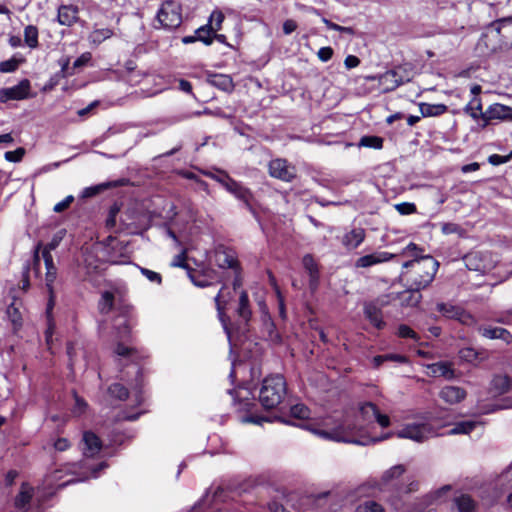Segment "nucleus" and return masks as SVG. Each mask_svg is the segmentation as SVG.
<instances>
[{"mask_svg": "<svg viewBox=\"0 0 512 512\" xmlns=\"http://www.w3.org/2000/svg\"><path fill=\"white\" fill-rule=\"evenodd\" d=\"M375 422L382 428L389 427L391 424L389 416L382 414L374 403L364 402L359 404L358 415L354 421L346 419L343 423L330 430H315V433L326 439L360 445L376 443L392 436L391 433H385L380 437L368 435V428Z\"/></svg>", "mask_w": 512, "mask_h": 512, "instance_id": "f257e3e1", "label": "nucleus"}, {"mask_svg": "<svg viewBox=\"0 0 512 512\" xmlns=\"http://www.w3.org/2000/svg\"><path fill=\"white\" fill-rule=\"evenodd\" d=\"M173 266H179L187 270L191 281L199 287H205L219 278L218 271L213 267L212 258H178Z\"/></svg>", "mask_w": 512, "mask_h": 512, "instance_id": "f03ea898", "label": "nucleus"}, {"mask_svg": "<svg viewBox=\"0 0 512 512\" xmlns=\"http://www.w3.org/2000/svg\"><path fill=\"white\" fill-rule=\"evenodd\" d=\"M287 393V384L282 375H271L263 380L259 401L265 409L277 407Z\"/></svg>", "mask_w": 512, "mask_h": 512, "instance_id": "7ed1b4c3", "label": "nucleus"}, {"mask_svg": "<svg viewBox=\"0 0 512 512\" xmlns=\"http://www.w3.org/2000/svg\"><path fill=\"white\" fill-rule=\"evenodd\" d=\"M441 427L440 425L436 426L433 422L410 423L397 431L396 436L422 443L439 436L438 431Z\"/></svg>", "mask_w": 512, "mask_h": 512, "instance_id": "20e7f679", "label": "nucleus"}, {"mask_svg": "<svg viewBox=\"0 0 512 512\" xmlns=\"http://www.w3.org/2000/svg\"><path fill=\"white\" fill-rule=\"evenodd\" d=\"M157 20L162 27L175 29L182 23L181 4L174 0H166L162 3Z\"/></svg>", "mask_w": 512, "mask_h": 512, "instance_id": "39448f33", "label": "nucleus"}, {"mask_svg": "<svg viewBox=\"0 0 512 512\" xmlns=\"http://www.w3.org/2000/svg\"><path fill=\"white\" fill-rule=\"evenodd\" d=\"M29 267L25 268L23 271L22 279H21V286L18 288L17 291L12 289L11 295L13 302L8 306L6 310L7 318L12 324V329L14 332L18 331L22 326V314L20 312V306L21 303L18 301V292L19 291H26L29 287Z\"/></svg>", "mask_w": 512, "mask_h": 512, "instance_id": "423d86ee", "label": "nucleus"}, {"mask_svg": "<svg viewBox=\"0 0 512 512\" xmlns=\"http://www.w3.org/2000/svg\"><path fill=\"white\" fill-rule=\"evenodd\" d=\"M378 83L383 93L394 91L400 85L411 80L406 68L398 66L378 76Z\"/></svg>", "mask_w": 512, "mask_h": 512, "instance_id": "0eeeda50", "label": "nucleus"}, {"mask_svg": "<svg viewBox=\"0 0 512 512\" xmlns=\"http://www.w3.org/2000/svg\"><path fill=\"white\" fill-rule=\"evenodd\" d=\"M433 278L434 273L429 271L425 272L424 275H420L419 279L415 278V287L413 289L405 290L398 294L400 303L405 306H416L422 298L420 289H423L426 286H428L432 282Z\"/></svg>", "mask_w": 512, "mask_h": 512, "instance_id": "6e6552de", "label": "nucleus"}, {"mask_svg": "<svg viewBox=\"0 0 512 512\" xmlns=\"http://www.w3.org/2000/svg\"><path fill=\"white\" fill-rule=\"evenodd\" d=\"M475 49L480 56H488L498 50H503L499 41V32L496 31V26H493V23L481 34Z\"/></svg>", "mask_w": 512, "mask_h": 512, "instance_id": "1a4fd4ad", "label": "nucleus"}, {"mask_svg": "<svg viewBox=\"0 0 512 512\" xmlns=\"http://www.w3.org/2000/svg\"><path fill=\"white\" fill-rule=\"evenodd\" d=\"M436 309L444 317L454 319L466 326H473L477 323L473 315L467 312L464 308L451 303H438Z\"/></svg>", "mask_w": 512, "mask_h": 512, "instance_id": "9d476101", "label": "nucleus"}, {"mask_svg": "<svg viewBox=\"0 0 512 512\" xmlns=\"http://www.w3.org/2000/svg\"><path fill=\"white\" fill-rule=\"evenodd\" d=\"M269 175L284 182H292L297 176V170L294 165L286 159L276 158L268 164Z\"/></svg>", "mask_w": 512, "mask_h": 512, "instance_id": "9b49d317", "label": "nucleus"}, {"mask_svg": "<svg viewBox=\"0 0 512 512\" xmlns=\"http://www.w3.org/2000/svg\"><path fill=\"white\" fill-rule=\"evenodd\" d=\"M482 128H485L492 120H512V107L500 103L490 105L481 114Z\"/></svg>", "mask_w": 512, "mask_h": 512, "instance_id": "f8f14e48", "label": "nucleus"}, {"mask_svg": "<svg viewBox=\"0 0 512 512\" xmlns=\"http://www.w3.org/2000/svg\"><path fill=\"white\" fill-rule=\"evenodd\" d=\"M435 258H413L410 261H407L403 264L404 268H412L415 276L413 277L412 281L414 282V279L420 278V275H424L425 272H433L435 274L436 268L439 265Z\"/></svg>", "mask_w": 512, "mask_h": 512, "instance_id": "ddd939ff", "label": "nucleus"}, {"mask_svg": "<svg viewBox=\"0 0 512 512\" xmlns=\"http://www.w3.org/2000/svg\"><path fill=\"white\" fill-rule=\"evenodd\" d=\"M146 216L137 215L134 211L127 210L121 216V224L129 233H138L142 229H146Z\"/></svg>", "mask_w": 512, "mask_h": 512, "instance_id": "4468645a", "label": "nucleus"}, {"mask_svg": "<svg viewBox=\"0 0 512 512\" xmlns=\"http://www.w3.org/2000/svg\"><path fill=\"white\" fill-rule=\"evenodd\" d=\"M30 91V82L28 79H23L19 84L2 89V102L6 100H23L28 98Z\"/></svg>", "mask_w": 512, "mask_h": 512, "instance_id": "2eb2a0df", "label": "nucleus"}, {"mask_svg": "<svg viewBox=\"0 0 512 512\" xmlns=\"http://www.w3.org/2000/svg\"><path fill=\"white\" fill-rule=\"evenodd\" d=\"M466 396V390L459 386L447 385L439 392V398L449 405H455L462 402Z\"/></svg>", "mask_w": 512, "mask_h": 512, "instance_id": "dca6fc26", "label": "nucleus"}, {"mask_svg": "<svg viewBox=\"0 0 512 512\" xmlns=\"http://www.w3.org/2000/svg\"><path fill=\"white\" fill-rule=\"evenodd\" d=\"M426 374L430 377H444L447 380L455 378V370L450 362L440 361L427 365Z\"/></svg>", "mask_w": 512, "mask_h": 512, "instance_id": "f3484780", "label": "nucleus"}, {"mask_svg": "<svg viewBox=\"0 0 512 512\" xmlns=\"http://www.w3.org/2000/svg\"><path fill=\"white\" fill-rule=\"evenodd\" d=\"M493 26H496V31L499 32V41L503 49H509L512 47V21L500 20L493 22Z\"/></svg>", "mask_w": 512, "mask_h": 512, "instance_id": "a211bd4d", "label": "nucleus"}, {"mask_svg": "<svg viewBox=\"0 0 512 512\" xmlns=\"http://www.w3.org/2000/svg\"><path fill=\"white\" fill-rule=\"evenodd\" d=\"M83 455L85 458L94 457L102 448V443L99 437L93 432L86 431L83 434Z\"/></svg>", "mask_w": 512, "mask_h": 512, "instance_id": "6ab92c4d", "label": "nucleus"}, {"mask_svg": "<svg viewBox=\"0 0 512 512\" xmlns=\"http://www.w3.org/2000/svg\"><path fill=\"white\" fill-rule=\"evenodd\" d=\"M406 472V467L402 464L395 465L383 472L378 481L381 489L386 490L395 480L400 478Z\"/></svg>", "mask_w": 512, "mask_h": 512, "instance_id": "aec40b11", "label": "nucleus"}, {"mask_svg": "<svg viewBox=\"0 0 512 512\" xmlns=\"http://www.w3.org/2000/svg\"><path fill=\"white\" fill-rule=\"evenodd\" d=\"M478 332L485 338L488 339H501L507 344L512 342L511 333L501 327H491V326H480L478 327Z\"/></svg>", "mask_w": 512, "mask_h": 512, "instance_id": "412c9836", "label": "nucleus"}, {"mask_svg": "<svg viewBox=\"0 0 512 512\" xmlns=\"http://www.w3.org/2000/svg\"><path fill=\"white\" fill-rule=\"evenodd\" d=\"M32 497L33 488L29 484L23 483L19 494L15 498L14 504L17 509L16 512H27V507L30 504Z\"/></svg>", "mask_w": 512, "mask_h": 512, "instance_id": "4be33fe9", "label": "nucleus"}, {"mask_svg": "<svg viewBox=\"0 0 512 512\" xmlns=\"http://www.w3.org/2000/svg\"><path fill=\"white\" fill-rule=\"evenodd\" d=\"M365 238V230L361 227L353 228L342 237V244L347 249L357 248Z\"/></svg>", "mask_w": 512, "mask_h": 512, "instance_id": "5701e85b", "label": "nucleus"}, {"mask_svg": "<svg viewBox=\"0 0 512 512\" xmlns=\"http://www.w3.org/2000/svg\"><path fill=\"white\" fill-rule=\"evenodd\" d=\"M365 317L377 329H383L386 323L382 319L381 309L374 303H367L364 306Z\"/></svg>", "mask_w": 512, "mask_h": 512, "instance_id": "b1692460", "label": "nucleus"}, {"mask_svg": "<svg viewBox=\"0 0 512 512\" xmlns=\"http://www.w3.org/2000/svg\"><path fill=\"white\" fill-rule=\"evenodd\" d=\"M382 491L383 490L381 489L377 480H367L355 488L354 495L357 498L374 497L377 495V493Z\"/></svg>", "mask_w": 512, "mask_h": 512, "instance_id": "393cba45", "label": "nucleus"}, {"mask_svg": "<svg viewBox=\"0 0 512 512\" xmlns=\"http://www.w3.org/2000/svg\"><path fill=\"white\" fill-rule=\"evenodd\" d=\"M224 14L220 10H214L206 25L198 28V32L214 33L221 29V25L224 21Z\"/></svg>", "mask_w": 512, "mask_h": 512, "instance_id": "a878e982", "label": "nucleus"}, {"mask_svg": "<svg viewBox=\"0 0 512 512\" xmlns=\"http://www.w3.org/2000/svg\"><path fill=\"white\" fill-rule=\"evenodd\" d=\"M208 82L212 86L225 92H231L234 88L232 78L224 74H210L208 76Z\"/></svg>", "mask_w": 512, "mask_h": 512, "instance_id": "bb28decb", "label": "nucleus"}, {"mask_svg": "<svg viewBox=\"0 0 512 512\" xmlns=\"http://www.w3.org/2000/svg\"><path fill=\"white\" fill-rule=\"evenodd\" d=\"M451 488V485H444L438 490L427 494L422 499V507L418 510V512H424V510L428 508L430 505L439 502L440 499L451 490Z\"/></svg>", "mask_w": 512, "mask_h": 512, "instance_id": "cd10ccee", "label": "nucleus"}, {"mask_svg": "<svg viewBox=\"0 0 512 512\" xmlns=\"http://www.w3.org/2000/svg\"><path fill=\"white\" fill-rule=\"evenodd\" d=\"M237 315L244 322L245 325H247L249 320L251 319L252 312L249 306V298L247 292L244 290L241 291L239 296Z\"/></svg>", "mask_w": 512, "mask_h": 512, "instance_id": "c85d7f7f", "label": "nucleus"}, {"mask_svg": "<svg viewBox=\"0 0 512 512\" xmlns=\"http://www.w3.org/2000/svg\"><path fill=\"white\" fill-rule=\"evenodd\" d=\"M238 200L242 201L247 210L254 216L257 215L255 208L253 207L252 201L254 195L251 190L241 185L238 190L233 194Z\"/></svg>", "mask_w": 512, "mask_h": 512, "instance_id": "c756f323", "label": "nucleus"}, {"mask_svg": "<svg viewBox=\"0 0 512 512\" xmlns=\"http://www.w3.org/2000/svg\"><path fill=\"white\" fill-rule=\"evenodd\" d=\"M78 9L74 6H61L58 11V19L62 25L70 26L77 19Z\"/></svg>", "mask_w": 512, "mask_h": 512, "instance_id": "7c9ffc66", "label": "nucleus"}, {"mask_svg": "<svg viewBox=\"0 0 512 512\" xmlns=\"http://www.w3.org/2000/svg\"><path fill=\"white\" fill-rule=\"evenodd\" d=\"M304 267L310 276V288L315 290L318 286L319 269L315 258H304Z\"/></svg>", "mask_w": 512, "mask_h": 512, "instance_id": "2f4dec72", "label": "nucleus"}, {"mask_svg": "<svg viewBox=\"0 0 512 512\" xmlns=\"http://www.w3.org/2000/svg\"><path fill=\"white\" fill-rule=\"evenodd\" d=\"M454 503L459 512H475L476 511V502L472 499L471 496H469L467 494H462L458 497H455Z\"/></svg>", "mask_w": 512, "mask_h": 512, "instance_id": "473e14b6", "label": "nucleus"}, {"mask_svg": "<svg viewBox=\"0 0 512 512\" xmlns=\"http://www.w3.org/2000/svg\"><path fill=\"white\" fill-rule=\"evenodd\" d=\"M222 261L218 262V268L219 269H226L231 268L234 269L237 273L234 281H233V289L236 290L242 285V280L240 276L238 275V258H220Z\"/></svg>", "mask_w": 512, "mask_h": 512, "instance_id": "72a5a7b5", "label": "nucleus"}, {"mask_svg": "<svg viewBox=\"0 0 512 512\" xmlns=\"http://www.w3.org/2000/svg\"><path fill=\"white\" fill-rule=\"evenodd\" d=\"M419 108L422 117L439 116L447 110V106L444 104L420 103Z\"/></svg>", "mask_w": 512, "mask_h": 512, "instance_id": "f704fd0d", "label": "nucleus"}, {"mask_svg": "<svg viewBox=\"0 0 512 512\" xmlns=\"http://www.w3.org/2000/svg\"><path fill=\"white\" fill-rule=\"evenodd\" d=\"M464 111L469 114L475 120H481V114L484 113L482 111L481 99L477 96H474L471 101L464 108Z\"/></svg>", "mask_w": 512, "mask_h": 512, "instance_id": "c9c22d12", "label": "nucleus"}, {"mask_svg": "<svg viewBox=\"0 0 512 512\" xmlns=\"http://www.w3.org/2000/svg\"><path fill=\"white\" fill-rule=\"evenodd\" d=\"M477 426L476 421H462L455 424V426L448 431V435H458V434H469L473 431Z\"/></svg>", "mask_w": 512, "mask_h": 512, "instance_id": "e433bc0d", "label": "nucleus"}, {"mask_svg": "<svg viewBox=\"0 0 512 512\" xmlns=\"http://www.w3.org/2000/svg\"><path fill=\"white\" fill-rule=\"evenodd\" d=\"M493 389L498 394L506 393L511 386V380L507 375H497L492 380Z\"/></svg>", "mask_w": 512, "mask_h": 512, "instance_id": "4c0bfd02", "label": "nucleus"}, {"mask_svg": "<svg viewBox=\"0 0 512 512\" xmlns=\"http://www.w3.org/2000/svg\"><path fill=\"white\" fill-rule=\"evenodd\" d=\"M230 298L231 293L230 291H227L225 288H222L215 297L216 308L222 321L224 315V308L226 304L229 302Z\"/></svg>", "mask_w": 512, "mask_h": 512, "instance_id": "58836bf2", "label": "nucleus"}, {"mask_svg": "<svg viewBox=\"0 0 512 512\" xmlns=\"http://www.w3.org/2000/svg\"><path fill=\"white\" fill-rule=\"evenodd\" d=\"M24 41L32 49L38 46V29L36 26L28 25L24 29Z\"/></svg>", "mask_w": 512, "mask_h": 512, "instance_id": "ea45409f", "label": "nucleus"}, {"mask_svg": "<svg viewBox=\"0 0 512 512\" xmlns=\"http://www.w3.org/2000/svg\"><path fill=\"white\" fill-rule=\"evenodd\" d=\"M358 146L381 149L383 146V139L378 136H363L361 137Z\"/></svg>", "mask_w": 512, "mask_h": 512, "instance_id": "a19ab883", "label": "nucleus"}, {"mask_svg": "<svg viewBox=\"0 0 512 512\" xmlns=\"http://www.w3.org/2000/svg\"><path fill=\"white\" fill-rule=\"evenodd\" d=\"M65 234H66V230H64V229H61V230L57 231L54 234V236L51 239V241L46 244V246H45V248L43 250L42 256H49L50 252L52 250H54L56 247H58V245L60 244V242L64 238Z\"/></svg>", "mask_w": 512, "mask_h": 512, "instance_id": "79ce46f5", "label": "nucleus"}, {"mask_svg": "<svg viewBox=\"0 0 512 512\" xmlns=\"http://www.w3.org/2000/svg\"><path fill=\"white\" fill-rule=\"evenodd\" d=\"M114 302V295L109 291H105L102 294L101 300L99 301V310L103 314H107L112 310Z\"/></svg>", "mask_w": 512, "mask_h": 512, "instance_id": "37998d69", "label": "nucleus"}, {"mask_svg": "<svg viewBox=\"0 0 512 512\" xmlns=\"http://www.w3.org/2000/svg\"><path fill=\"white\" fill-rule=\"evenodd\" d=\"M481 353L472 347H465L459 351V357L466 362H474L478 359L483 360L484 357H480Z\"/></svg>", "mask_w": 512, "mask_h": 512, "instance_id": "c03bdc74", "label": "nucleus"}, {"mask_svg": "<svg viewBox=\"0 0 512 512\" xmlns=\"http://www.w3.org/2000/svg\"><path fill=\"white\" fill-rule=\"evenodd\" d=\"M24 61L25 59L20 55H14L9 60L2 61V73L15 71L18 68V66Z\"/></svg>", "mask_w": 512, "mask_h": 512, "instance_id": "a18cd8bd", "label": "nucleus"}, {"mask_svg": "<svg viewBox=\"0 0 512 512\" xmlns=\"http://www.w3.org/2000/svg\"><path fill=\"white\" fill-rule=\"evenodd\" d=\"M44 267L46 269V282L47 286L50 287L56 278V267L53 263V258H43Z\"/></svg>", "mask_w": 512, "mask_h": 512, "instance_id": "49530a36", "label": "nucleus"}, {"mask_svg": "<svg viewBox=\"0 0 512 512\" xmlns=\"http://www.w3.org/2000/svg\"><path fill=\"white\" fill-rule=\"evenodd\" d=\"M113 35V31L108 28L96 29L92 32L90 38L93 43L100 44L104 40L110 38Z\"/></svg>", "mask_w": 512, "mask_h": 512, "instance_id": "de8ad7c7", "label": "nucleus"}, {"mask_svg": "<svg viewBox=\"0 0 512 512\" xmlns=\"http://www.w3.org/2000/svg\"><path fill=\"white\" fill-rule=\"evenodd\" d=\"M108 187H109L108 183H103V184H99V185H95V186H91V187H86L81 192V198L86 199V198L94 197V196L98 195L100 192H102L103 190L107 189Z\"/></svg>", "mask_w": 512, "mask_h": 512, "instance_id": "09e8293b", "label": "nucleus"}, {"mask_svg": "<svg viewBox=\"0 0 512 512\" xmlns=\"http://www.w3.org/2000/svg\"><path fill=\"white\" fill-rule=\"evenodd\" d=\"M108 390L113 397L119 400H125L128 397L127 388L120 383L112 384Z\"/></svg>", "mask_w": 512, "mask_h": 512, "instance_id": "8fccbe9b", "label": "nucleus"}, {"mask_svg": "<svg viewBox=\"0 0 512 512\" xmlns=\"http://www.w3.org/2000/svg\"><path fill=\"white\" fill-rule=\"evenodd\" d=\"M291 416L297 419H307L310 416V410L304 404H296L290 409Z\"/></svg>", "mask_w": 512, "mask_h": 512, "instance_id": "3c124183", "label": "nucleus"}, {"mask_svg": "<svg viewBox=\"0 0 512 512\" xmlns=\"http://www.w3.org/2000/svg\"><path fill=\"white\" fill-rule=\"evenodd\" d=\"M225 180H219V183L231 194H234L238 188L242 185L239 182L232 179L226 172H221Z\"/></svg>", "mask_w": 512, "mask_h": 512, "instance_id": "603ef678", "label": "nucleus"}, {"mask_svg": "<svg viewBox=\"0 0 512 512\" xmlns=\"http://www.w3.org/2000/svg\"><path fill=\"white\" fill-rule=\"evenodd\" d=\"M106 467H107V464L105 462H101L98 465L93 466V467H88L87 464H86V461H81L80 464H79V468L80 469H84V468L86 469L87 468L90 471L89 475H86L81 480H85V479H88L90 477H93V478L98 477L99 471L105 469Z\"/></svg>", "mask_w": 512, "mask_h": 512, "instance_id": "864d4df0", "label": "nucleus"}, {"mask_svg": "<svg viewBox=\"0 0 512 512\" xmlns=\"http://www.w3.org/2000/svg\"><path fill=\"white\" fill-rule=\"evenodd\" d=\"M356 512H384V509L375 501H366L357 507Z\"/></svg>", "mask_w": 512, "mask_h": 512, "instance_id": "5fc2aeb1", "label": "nucleus"}, {"mask_svg": "<svg viewBox=\"0 0 512 512\" xmlns=\"http://www.w3.org/2000/svg\"><path fill=\"white\" fill-rule=\"evenodd\" d=\"M25 153H26L25 148L18 147L14 151H7V152H5L4 153V158L7 161H9V162L17 163V162H20L22 160V158L24 157Z\"/></svg>", "mask_w": 512, "mask_h": 512, "instance_id": "6e6d98bb", "label": "nucleus"}, {"mask_svg": "<svg viewBox=\"0 0 512 512\" xmlns=\"http://www.w3.org/2000/svg\"><path fill=\"white\" fill-rule=\"evenodd\" d=\"M117 329H118V337L120 339H125L130 333V326L125 317L117 318Z\"/></svg>", "mask_w": 512, "mask_h": 512, "instance_id": "4d7b16f0", "label": "nucleus"}, {"mask_svg": "<svg viewBox=\"0 0 512 512\" xmlns=\"http://www.w3.org/2000/svg\"><path fill=\"white\" fill-rule=\"evenodd\" d=\"M397 335L401 338H411L414 341H418L420 339L418 334L405 324H402L398 327Z\"/></svg>", "mask_w": 512, "mask_h": 512, "instance_id": "13d9d810", "label": "nucleus"}, {"mask_svg": "<svg viewBox=\"0 0 512 512\" xmlns=\"http://www.w3.org/2000/svg\"><path fill=\"white\" fill-rule=\"evenodd\" d=\"M74 399H75V404H74L72 413L75 416H80L86 411L88 405H87L86 401L83 398L79 397L75 392H74Z\"/></svg>", "mask_w": 512, "mask_h": 512, "instance_id": "bf43d9fd", "label": "nucleus"}, {"mask_svg": "<svg viewBox=\"0 0 512 512\" xmlns=\"http://www.w3.org/2000/svg\"><path fill=\"white\" fill-rule=\"evenodd\" d=\"M512 158V151L505 156L498 155V154H492L488 157V162L493 166H498L504 163H507Z\"/></svg>", "mask_w": 512, "mask_h": 512, "instance_id": "052dcab7", "label": "nucleus"}, {"mask_svg": "<svg viewBox=\"0 0 512 512\" xmlns=\"http://www.w3.org/2000/svg\"><path fill=\"white\" fill-rule=\"evenodd\" d=\"M395 209L401 215H409L416 212V206L414 203L403 202L395 205Z\"/></svg>", "mask_w": 512, "mask_h": 512, "instance_id": "680f3d73", "label": "nucleus"}, {"mask_svg": "<svg viewBox=\"0 0 512 512\" xmlns=\"http://www.w3.org/2000/svg\"><path fill=\"white\" fill-rule=\"evenodd\" d=\"M201 114H211V111L208 110V109H205L203 112L201 111H196L192 114H186V115H179V116H174L172 118H169L166 120V123L168 124H174V123H177V122H180V121H183L185 119H188L192 116H199Z\"/></svg>", "mask_w": 512, "mask_h": 512, "instance_id": "e2e57ef3", "label": "nucleus"}, {"mask_svg": "<svg viewBox=\"0 0 512 512\" xmlns=\"http://www.w3.org/2000/svg\"><path fill=\"white\" fill-rule=\"evenodd\" d=\"M92 59V55L90 52H85L81 56H79L73 63V69L81 68L87 65Z\"/></svg>", "mask_w": 512, "mask_h": 512, "instance_id": "0e129e2a", "label": "nucleus"}, {"mask_svg": "<svg viewBox=\"0 0 512 512\" xmlns=\"http://www.w3.org/2000/svg\"><path fill=\"white\" fill-rule=\"evenodd\" d=\"M73 201H74V197L72 195L67 196L64 200H62L61 202L57 203L54 206V208H53L54 212H56V213L63 212L70 206V204Z\"/></svg>", "mask_w": 512, "mask_h": 512, "instance_id": "69168bd1", "label": "nucleus"}, {"mask_svg": "<svg viewBox=\"0 0 512 512\" xmlns=\"http://www.w3.org/2000/svg\"><path fill=\"white\" fill-rule=\"evenodd\" d=\"M441 230L444 234H454V233H460L462 231V228L455 223H444L442 224Z\"/></svg>", "mask_w": 512, "mask_h": 512, "instance_id": "338daca9", "label": "nucleus"}, {"mask_svg": "<svg viewBox=\"0 0 512 512\" xmlns=\"http://www.w3.org/2000/svg\"><path fill=\"white\" fill-rule=\"evenodd\" d=\"M318 58L323 61V62H327L329 61L332 56H333V49L331 47H322L319 49L318 53Z\"/></svg>", "mask_w": 512, "mask_h": 512, "instance_id": "774afa93", "label": "nucleus"}]
</instances>
